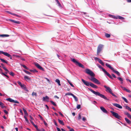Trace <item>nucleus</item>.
I'll return each mask as SVG.
<instances>
[{"label":"nucleus","instance_id":"nucleus-2","mask_svg":"<svg viewBox=\"0 0 131 131\" xmlns=\"http://www.w3.org/2000/svg\"><path fill=\"white\" fill-rule=\"evenodd\" d=\"M85 72L91 77H94L95 76V74L93 72L89 69H86L85 71Z\"/></svg>","mask_w":131,"mask_h":131},{"label":"nucleus","instance_id":"nucleus-55","mask_svg":"<svg viewBox=\"0 0 131 131\" xmlns=\"http://www.w3.org/2000/svg\"><path fill=\"white\" fill-rule=\"evenodd\" d=\"M82 119V120L84 121H85L86 120V118L84 117H83Z\"/></svg>","mask_w":131,"mask_h":131},{"label":"nucleus","instance_id":"nucleus-5","mask_svg":"<svg viewBox=\"0 0 131 131\" xmlns=\"http://www.w3.org/2000/svg\"><path fill=\"white\" fill-rule=\"evenodd\" d=\"M104 46L102 44H100L98 47L97 50V54L99 55L102 50Z\"/></svg>","mask_w":131,"mask_h":131},{"label":"nucleus","instance_id":"nucleus-46","mask_svg":"<svg viewBox=\"0 0 131 131\" xmlns=\"http://www.w3.org/2000/svg\"><path fill=\"white\" fill-rule=\"evenodd\" d=\"M32 96H36L37 94L36 92H33L32 93Z\"/></svg>","mask_w":131,"mask_h":131},{"label":"nucleus","instance_id":"nucleus-41","mask_svg":"<svg viewBox=\"0 0 131 131\" xmlns=\"http://www.w3.org/2000/svg\"><path fill=\"white\" fill-rule=\"evenodd\" d=\"M57 2V3L58 4V6H59V7H61V5L60 4V3H59V1L58 0H56Z\"/></svg>","mask_w":131,"mask_h":131},{"label":"nucleus","instance_id":"nucleus-59","mask_svg":"<svg viewBox=\"0 0 131 131\" xmlns=\"http://www.w3.org/2000/svg\"><path fill=\"white\" fill-rule=\"evenodd\" d=\"M112 75L113 77L116 78V77L114 74H112Z\"/></svg>","mask_w":131,"mask_h":131},{"label":"nucleus","instance_id":"nucleus-4","mask_svg":"<svg viewBox=\"0 0 131 131\" xmlns=\"http://www.w3.org/2000/svg\"><path fill=\"white\" fill-rule=\"evenodd\" d=\"M72 61L73 62L75 63L76 65H78L79 67L84 68V66L81 63L78 62L75 59H71Z\"/></svg>","mask_w":131,"mask_h":131},{"label":"nucleus","instance_id":"nucleus-25","mask_svg":"<svg viewBox=\"0 0 131 131\" xmlns=\"http://www.w3.org/2000/svg\"><path fill=\"white\" fill-rule=\"evenodd\" d=\"M106 75H107L108 77H109L110 78H112L111 75L107 72L106 71L104 73Z\"/></svg>","mask_w":131,"mask_h":131},{"label":"nucleus","instance_id":"nucleus-19","mask_svg":"<svg viewBox=\"0 0 131 131\" xmlns=\"http://www.w3.org/2000/svg\"><path fill=\"white\" fill-rule=\"evenodd\" d=\"M9 20L10 21L13 23H15L18 24H20V22L18 21H15V20H13L11 19H9Z\"/></svg>","mask_w":131,"mask_h":131},{"label":"nucleus","instance_id":"nucleus-21","mask_svg":"<svg viewBox=\"0 0 131 131\" xmlns=\"http://www.w3.org/2000/svg\"><path fill=\"white\" fill-rule=\"evenodd\" d=\"M112 71L114 72L115 73L117 74L118 76H120V73L118 71H117L115 70L114 69H113V70Z\"/></svg>","mask_w":131,"mask_h":131},{"label":"nucleus","instance_id":"nucleus-16","mask_svg":"<svg viewBox=\"0 0 131 131\" xmlns=\"http://www.w3.org/2000/svg\"><path fill=\"white\" fill-rule=\"evenodd\" d=\"M97 66L100 69H101L102 71L104 72V73L106 72V71L103 68L102 66L99 64H97Z\"/></svg>","mask_w":131,"mask_h":131},{"label":"nucleus","instance_id":"nucleus-11","mask_svg":"<svg viewBox=\"0 0 131 131\" xmlns=\"http://www.w3.org/2000/svg\"><path fill=\"white\" fill-rule=\"evenodd\" d=\"M17 82L22 88L24 89H25L26 88L25 85L24 84H22L21 82L19 81H18Z\"/></svg>","mask_w":131,"mask_h":131},{"label":"nucleus","instance_id":"nucleus-3","mask_svg":"<svg viewBox=\"0 0 131 131\" xmlns=\"http://www.w3.org/2000/svg\"><path fill=\"white\" fill-rule=\"evenodd\" d=\"M89 79L91 81L97 84H100L101 83L97 79L94 77H92L91 78H89Z\"/></svg>","mask_w":131,"mask_h":131},{"label":"nucleus","instance_id":"nucleus-50","mask_svg":"<svg viewBox=\"0 0 131 131\" xmlns=\"http://www.w3.org/2000/svg\"><path fill=\"white\" fill-rule=\"evenodd\" d=\"M0 60L3 62H4V61H5V60L3 59L0 58Z\"/></svg>","mask_w":131,"mask_h":131},{"label":"nucleus","instance_id":"nucleus-35","mask_svg":"<svg viewBox=\"0 0 131 131\" xmlns=\"http://www.w3.org/2000/svg\"><path fill=\"white\" fill-rule=\"evenodd\" d=\"M73 95V94H72V93H70L69 92H68V93H66V94L65 95H71L72 96Z\"/></svg>","mask_w":131,"mask_h":131},{"label":"nucleus","instance_id":"nucleus-44","mask_svg":"<svg viewBox=\"0 0 131 131\" xmlns=\"http://www.w3.org/2000/svg\"><path fill=\"white\" fill-rule=\"evenodd\" d=\"M22 66L24 68H25V69H28V68L27 67H26L24 65H22Z\"/></svg>","mask_w":131,"mask_h":131},{"label":"nucleus","instance_id":"nucleus-31","mask_svg":"<svg viewBox=\"0 0 131 131\" xmlns=\"http://www.w3.org/2000/svg\"><path fill=\"white\" fill-rule=\"evenodd\" d=\"M99 62L102 66H104V63L102 60L101 59H99V61H98Z\"/></svg>","mask_w":131,"mask_h":131},{"label":"nucleus","instance_id":"nucleus-64","mask_svg":"<svg viewBox=\"0 0 131 131\" xmlns=\"http://www.w3.org/2000/svg\"><path fill=\"white\" fill-rule=\"evenodd\" d=\"M69 131H74V129L73 128H71L70 129V130Z\"/></svg>","mask_w":131,"mask_h":131},{"label":"nucleus","instance_id":"nucleus-18","mask_svg":"<svg viewBox=\"0 0 131 131\" xmlns=\"http://www.w3.org/2000/svg\"><path fill=\"white\" fill-rule=\"evenodd\" d=\"M90 86L93 88H95V89H97L98 88V87L97 86L92 83L91 84Z\"/></svg>","mask_w":131,"mask_h":131},{"label":"nucleus","instance_id":"nucleus-58","mask_svg":"<svg viewBox=\"0 0 131 131\" xmlns=\"http://www.w3.org/2000/svg\"><path fill=\"white\" fill-rule=\"evenodd\" d=\"M94 59L95 60H97L98 61H99V59H100L97 57L95 58Z\"/></svg>","mask_w":131,"mask_h":131},{"label":"nucleus","instance_id":"nucleus-32","mask_svg":"<svg viewBox=\"0 0 131 131\" xmlns=\"http://www.w3.org/2000/svg\"><path fill=\"white\" fill-rule=\"evenodd\" d=\"M23 111L24 113V114L26 115L27 116L28 115V114L26 110L24 108H23Z\"/></svg>","mask_w":131,"mask_h":131},{"label":"nucleus","instance_id":"nucleus-30","mask_svg":"<svg viewBox=\"0 0 131 131\" xmlns=\"http://www.w3.org/2000/svg\"><path fill=\"white\" fill-rule=\"evenodd\" d=\"M0 105L1 107L3 108H4L5 107V106L4 105V104L0 101Z\"/></svg>","mask_w":131,"mask_h":131},{"label":"nucleus","instance_id":"nucleus-47","mask_svg":"<svg viewBox=\"0 0 131 131\" xmlns=\"http://www.w3.org/2000/svg\"><path fill=\"white\" fill-rule=\"evenodd\" d=\"M81 107V105H77V108L78 109H79Z\"/></svg>","mask_w":131,"mask_h":131},{"label":"nucleus","instance_id":"nucleus-8","mask_svg":"<svg viewBox=\"0 0 131 131\" xmlns=\"http://www.w3.org/2000/svg\"><path fill=\"white\" fill-rule=\"evenodd\" d=\"M35 65L39 69L42 71H44V69L41 67L39 64L37 63H35Z\"/></svg>","mask_w":131,"mask_h":131},{"label":"nucleus","instance_id":"nucleus-27","mask_svg":"<svg viewBox=\"0 0 131 131\" xmlns=\"http://www.w3.org/2000/svg\"><path fill=\"white\" fill-rule=\"evenodd\" d=\"M58 121L59 123L60 124H62V125H64V123L61 120H60L59 119H58Z\"/></svg>","mask_w":131,"mask_h":131},{"label":"nucleus","instance_id":"nucleus-49","mask_svg":"<svg viewBox=\"0 0 131 131\" xmlns=\"http://www.w3.org/2000/svg\"><path fill=\"white\" fill-rule=\"evenodd\" d=\"M7 12L8 13H9V14H12L13 15H15V16H17V15H16V14H14L12 13H10L9 11H7Z\"/></svg>","mask_w":131,"mask_h":131},{"label":"nucleus","instance_id":"nucleus-10","mask_svg":"<svg viewBox=\"0 0 131 131\" xmlns=\"http://www.w3.org/2000/svg\"><path fill=\"white\" fill-rule=\"evenodd\" d=\"M3 54L4 55L8 57H11V55L8 53L4 52L2 51H0V54Z\"/></svg>","mask_w":131,"mask_h":131},{"label":"nucleus","instance_id":"nucleus-39","mask_svg":"<svg viewBox=\"0 0 131 131\" xmlns=\"http://www.w3.org/2000/svg\"><path fill=\"white\" fill-rule=\"evenodd\" d=\"M50 102L54 106H56V105L55 103L52 101H50Z\"/></svg>","mask_w":131,"mask_h":131},{"label":"nucleus","instance_id":"nucleus-12","mask_svg":"<svg viewBox=\"0 0 131 131\" xmlns=\"http://www.w3.org/2000/svg\"><path fill=\"white\" fill-rule=\"evenodd\" d=\"M113 105L114 106L120 109H122V107L121 106L118 104L114 103L113 104Z\"/></svg>","mask_w":131,"mask_h":131},{"label":"nucleus","instance_id":"nucleus-6","mask_svg":"<svg viewBox=\"0 0 131 131\" xmlns=\"http://www.w3.org/2000/svg\"><path fill=\"white\" fill-rule=\"evenodd\" d=\"M110 112L115 117L118 119H119L120 118V116L118 115L117 113L114 112L113 111H111Z\"/></svg>","mask_w":131,"mask_h":131},{"label":"nucleus","instance_id":"nucleus-53","mask_svg":"<svg viewBox=\"0 0 131 131\" xmlns=\"http://www.w3.org/2000/svg\"><path fill=\"white\" fill-rule=\"evenodd\" d=\"M59 114L62 116V117H63L64 116L63 115V114L60 112H59Z\"/></svg>","mask_w":131,"mask_h":131},{"label":"nucleus","instance_id":"nucleus-14","mask_svg":"<svg viewBox=\"0 0 131 131\" xmlns=\"http://www.w3.org/2000/svg\"><path fill=\"white\" fill-rule=\"evenodd\" d=\"M49 97L47 96H46L45 97H44L43 98V100L44 101L49 102Z\"/></svg>","mask_w":131,"mask_h":131},{"label":"nucleus","instance_id":"nucleus-17","mask_svg":"<svg viewBox=\"0 0 131 131\" xmlns=\"http://www.w3.org/2000/svg\"><path fill=\"white\" fill-rule=\"evenodd\" d=\"M106 66L109 68L110 69L113 70L114 69L113 67H112L110 64H108L107 63H106L105 64Z\"/></svg>","mask_w":131,"mask_h":131},{"label":"nucleus","instance_id":"nucleus-63","mask_svg":"<svg viewBox=\"0 0 131 131\" xmlns=\"http://www.w3.org/2000/svg\"><path fill=\"white\" fill-rule=\"evenodd\" d=\"M25 121L27 123H28L29 121L27 118H26L25 119Z\"/></svg>","mask_w":131,"mask_h":131},{"label":"nucleus","instance_id":"nucleus-13","mask_svg":"<svg viewBox=\"0 0 131 131\" xmlns=\"http://www.w3.org/2000/svg\"><path fill=\"white\" fill-rule=\"evenodd\" d=\"M101 110L104 113L107 114L108 112L103 107L101 106L100 107Z\"/></svg>","mask_w":131,"mask_h":131},{"label":"nucleus","instance_id":"nucleus-37","mask_svg":"<svg viewBox=\"0 0 131 131\" xmlns=\"http://www.w3.org/2000/svg\"><path fill=\"white\" fill-rule=\"evenodd\" d=\"M23 71L25 72L26 73H27V74H31V73L30 72H29L28 71H26L25 70H23Z\"/></svg>","mask_w":131,"mask_h":131},{"label":"nucleus","instance_id":"nucleus-23","mask_svg":"<svg viewBox=\"0 0 131 131\" xmlns=\"http://www.w3.org/2000/svg\"><path fill=\"white\" fill-rule=\"evenodd\" d=\"M6 100L11 102H13V101H14V100L10 98L7 99H6Z\"/></svg>","mask_w":131,"mask_h":131},{"label":"nucleus","instance_id":"nucleus-9","mask_svg":"<svg viewBox=\"0 0 131 131\" xmlns=\"http://www.w3.org/2000/svg\"><path fill=\"white\" fill-rule=\"evenodd\" d=\"M104 87L106 89V91L107 92H109L110 93L112 92V90L110 87H107L106 85H104Z\"/></svg>","mask_w":131,"mask_h":131},{"label":"nucleus","instance_id":"nucleus-60","mask_svg":"<svg viewBox=\"0 0 131 131\" xmlns=\"http://www.w3.org/2000/svg\"><path fill=\"white\" fill-rule=\"evenodd\" d=\"M109 16H110V17H112L113 18H115V17L114 16H113V15H109Z\"/></svg>","mask_w":131,"mask_h":131},{"label":"nucleus","instance_id":"nucleus-26","mask_svg":"<svg viewBox=\"0 0 131 131\" xmlns=\"http://www.w3.org/2000/svg\"><path fill=\"white\" fill-rule=\"evenodd\" d=\"M125 114L127 115V116L129 118H130L131 119V115L129 113H125Z\"/></svg>","mask_w":131,"mask_h":131},{"label":"nucleus","instance_id":"nucleus-33","mask_svg":"<svg viewBox=\"0 0 131 131\" xmlns=\"http://www.w3.org/2000/svg\"><path fill=\"white\" fill-rule=\"evenodd\" d=\"M72 96L73 97L76 101H78V99L77 97L74 95V94Z\"/></svg>","mask_w":131,"mask_h":131},{"label":"nucleus","instance_id":"nucleus-29","mask_svg":"<svg viewBox=\"0 0 131 131\" xmlns=\"http://www.w3.org/2000/svg\"><path fill=\"white\" fill-rule=\"evenodd\" d=\"M9 36V35H0V37H8Z\"/></svg>","mask_w":131,"mask_h":131},{"label":"nucleus","instance_id":"nucleus-52","mask_svg":"<svg viewBox=\"0 0 131 131\" xmlns=\"http://www.w3.org/2000/svg\"><path fill=\"white\" fill-rule=\"evenodd\" d=\"M2 74L4 75H5V76L6 77H8V76L7 75H6L5 74V73H2Z\"/></svg>","mask_w":131,"mask_h":131},{"label":"nucleus","instance_id":"nucleus-28","mask_svg":"<svg viewBox=\"0 0 131 131\" xmlns=\"http://www.w3.org/2000/svg\"><path fill=\"white\" fill-rule=\"evenodd\" d=\"M56 82L58 83V85L59 86H60L61 85V84L60 83V80L58 79H57L56 80Z\"/></svg>","mask_w":131,"mask_h":131},{"label":"nucleus","instance_id":"nucleus-48","mask_svg":"<svg viewBox=\"0 0 131 131\" xmlns=\"http://www.w3.org/2000/svg\"><path fill=\"white\" fill-rule=\"evenodd\" d=\"M13 102L16 103H19V102L17 101H15L14 100V101H13Z\"/></svg>","mask_w":131,"mask_h":131},{"label":"nucleus","instance_id":"nucleus-36","mask_svg":"<svg viewBox=\"0 0 131 131\" xmlns=\"http://www.w3.org/2000/svg\"><path fill=\"white\" fill-rule=\"evenodd\" d=\"M117 79L121 82H123V79L120 77H118L117 78Z\"/></svg>","mask_w":131,"mask_h":131},{"label":"nucleus","instance_id":"nucleus-62","mask_svg":"<svg viewBox=\"0 0 131 131\" xmlns=\"http://www.w3.org/2000/svg\"><path fill=\"white\" fill-rule=\"evenodd\" d=\"M54 124L56 126H57V124L56 123V121H54Z\"/></svg>","mask_w":131,"mask_h":131},{"label":"nucleus","instance_id":"nucleus-1","mask_svg":"<svg viewBox=\"0 0 131 131\" xmlns=\"http://www.w3.org/2000/svg\"><path fill=\"white\" fill-rule=\"evenodd\" d=\"M89 89L90 91L91 92L95 95H96L99 96L107 100V99L106 97H105L104 95L100 94L99 92L94 91L91 89Z\"/></svg>","mask_w":131,"mask_h":131},{"label":"nucleus","instance_id":"nucleus-61","mask_svg":"<svg viewBox=\"0 0 131 131\" xmlns=\"http://www.w3.org/2000/svg\"><path fill=\"white\" fill-rule=\"evenodd\" d=\"M57 129L58 131H61L60 129L58 127H57Z\"/></svg>","mask_w":131,"mask_h":131},{"label":"nucleus","instance_id":"nucleus-24","mask_svg":"<svg viewBox=\"0 0 131 131\" xmlns=\"http://www.w3.org/2000/svg\"><path fill=\"white\" fill-rule=\"evenodd\" d=\"M106 75H107L108 77H109L110 78H112L111 75L107 72L106 71L104 73Z\"/></svg>","mask_w":131,"mask_h":131},{"label":"nucleus","instance_id":"nucleus-56","mask_svg":"<svg viewBox=\"0 0 131 131\" xmlns=\"http://www.w3.org/2000/svg\"><path fill=\"white\" fill-rule=\"evenodd\" d=\"M69 84L71 86H72V87H74V85L72 83H71V82L70 83H69Z\"/></svg>","mask_w":131,"mask_h":131},{"label":"nucleus","instance_id":"nucleus-15","mask_svg":"<svg viewBox=\"0 0 131 131\" xmlns=\"http://www.w3.org/2000/svg\"><path fill=\"white\" fill-rule=\"evenodd\" d=\"M24 78L25 80L27 81H30L31 80L30 78L26 76H24Z\"/></svg>","mask_w":131,"mask_h":131},{"label":"nucleus","instance_id":"nucleus-38","mask_svg":"<svg viewBox=\"0 0 131 131\" xmlns=\"http://www.w3.org/2000/svg\"><path fill=\"white\" fill-rule=\"evenodd\" d=\"M122 98L125 102H126V103H128L127 100L126 98L123 97H122Z\"/></svg>","mask_w":131,"mask_h":131},{"label":"nucleus","instance_id":"nucleus-51","mask_svg":"<svg viewBox=\"0 0 131 131\" xmlns=\"http://www.w3.org/2000/svg\"><path fill=\"white\" fill-rule=\"evenodd\" d=\"M4 112L6 114H7L8 113V112L7 111H6V110H4Z\"/></svg>","mask_w":131,"mask_h":131},{"label":"nucleus","instance_id":"nucleus-57","mask_svg":"<svg viewBox=\"0 0 131 131\" xmlns=\"http://www.w3.org/2000/svg\"><path fill=\"white\" fill-rule=\"evenodd\" d=\"M29 117L30 118V119L31 121L33 120V118L30 115Z\"/></svg>","mask_w":131,"mask_h":131},{"label":"nucleus","instance_id":"nucleus-40","mask_svg":"<svg viewBox=\"0 0 131 131\" xmlns=\"http://www.w3.org/2000/svg\"><path fill=\"white\" fill-rule=\"evenodd\" d=\"M105 36L107 38H109L110 36V35L108 34H106L105 35Z\"/></svg>","mask_w":131,"mask_h":131},{"label":"nucleus","instance_id":"nucleus-7","mask_svg":"<svg viewBox=\"0 0 131 131\" xmlns=\"http://www.w3.org/2000/svg\"><path fill=\"white\" fill-rule=\"evenodd\" d=\"M81 80L85 85L88 86H90V84L92 83L91 82L86 81L83 79H81Z\"/></svg>","mask_w":131,"mask_h":131},{"label":"nucleus","instance_id":"nucleus-22","mask_svg":"<svg viewBox=\"0 0 131 131\" xmlns=\"http://www.w3.org/2000/svg\"><path fill=\"white\" fill-rule=\"evenodd\" d=\"M125 120L126 122L128 124H130L131 123V121H130L129 120L128 118H125Z\"/></svg>","mask_w":131,"mask_h":131},{"label":"nucleus","instance_id":"nucleus-20","mask_svg":"<svg viewBox=\"0 0 131 131\" xmlns=\"http://www.w3.org/2000/svg\"><path fill=\"white\" fill-rule=\"evenodd\" d=\"M1 65L2 67L7 72H9L8 70L4 66V64L3 63L1 64Z\"/></svg>","mask_w":131,"mask_h":131},{"label":"nucleus","instance_id":"nucleus-45","mask_svg":"<svg viewBox=\"0 0 131 131\" xmlns=\"http://www.w3.org/2000/svg\"><path fill=\"white\" fill-rule=\"evenodd\" d=\"M110 94H111L113 96H114L116 97H117V96L116 95H115L114 94H113L112 92Z\"/></svg>","mask_w":131,"mask_h":131},{"label":"nucleus","instance_id":"nucleus-42","mask_svg":"<svg viewBox=\"0 0 131 131\" xmlns=\"http://www.w3.org/2000/svg\"><path fill=\"white\" fill-rule=\"evenodd\" d=\"M118 18L119 19H124V18L123 17H122V16H118Z\"/></svg>","mask_w":131,"mask_h":131},{"label":"nucleus","instance_id":"nucleus-54","mask_svg":"<svg viewBox=\"0 0 131 131\" xmlns=\"http://www.w3.org/2000/svg\"><path fill=\"white\" fill-rule=\"evenodd\" d=\"M81 116L80 114H79V116L78 117V119L79 120L81 118Z\"/></svg>","mask_w":131,"mask_h":131},{"label":"nucleus","instance_id":"nucleus-34","mask_svg":"<svg viewBox=\"0 0 131 131\" xmlns=\"http://www.w3.org/2000/svg\"><path fill=\"white\" fill-rule=\"evenodd\" d=\"M124 89L123 90L126 91V92H128L129 93H130L131 92L129 90H128L127 89H126V88L124 87V88H123Z\"/></svg>","mask_w":131,"mask_h":131},{"label":"nucleus","instance_id":"nucleus-43","mask_svg":"<svg viewBox=\"0 0 131 131\" xmlns=\"http://www.w3.org/2000/svg\"><path fill=\"white\" fill-rule=\"evenodd\" d=\"M9 74H10V75H12V76H14V73L13 72H10L9 73Z\"/></svg>","mask_w":131,"mask_h":131}]
</instances>
